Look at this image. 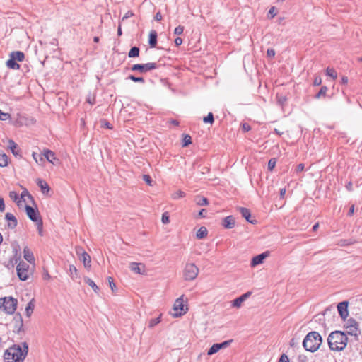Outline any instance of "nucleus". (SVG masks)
I'll use <instances>...</instances> for the list:
<instances>
[{
	"instance_id": "obj_1",
	"label": "nucleus",
	"mask_w": 362,
	"mask_h": 362,
	"mask_svg": "<svg viewBox=\"0 0 362 362\" xmlns=\"http://www.w3.org/2000/svg\"><path fill=\"white\" fill-rule=\"evenodd\" d=\"M28 352V345L23 342L21 345H13L8 349L4 355L5 362H23Z\"/></svg>"
},
{
	"instance_id": "obj_2",
	"label": "nucleus",
	"mask_w": 362,
	"mask_h": 362,
	"mask_svg": "<svg viewBox=\"0 0 362 362\" xmlns=\"http://www.w3.org/2000/svg\"><path fill=\"white\" fill-rule=\"evenodd\" d=\"M322 341L320 334L317 332H310L305 337L303 346L306 351H316Z\"/></svg>"
},
{
	"instance_id": "obj_3",
	"label": "nucleus",
	"mask_w": 362,
	"mask_h": 362,
	"mask_svg": "<svg viewBox=\"0 0 362 362\" xmlns=\"http://www.w3.org/2000/svg\"><path fill=\"white\" fill-rule=\"evenodd\" d=\"M358 327V323L352 317L345 320V323L344 325V331L343 332L350 336V341L358 340V335L361 333Z\"/></svg>"
},
{
	"instance_id": "obj_4",
	"label": "nucleus",
	"mask_w": 362,
	"mask_h": 362,
	"mask_svg": "<svg viewBox=\"0 0 362 362\" xmlns=\"http://www.w3.org/2000/svg\"><path fill=\"white\" fill-rule=\"evenodd\" d=\"M174 313H172V315L175 317H178L186 313L187 307L184 304V296H181L180 298L176 299L173 305Z\"/></svg>"
},
{
	"instance_id": "obj_5",
	"label": "nucleus",
	"mask_w": 362,
	"mask_h": 362,
	"mask_svg": "<svg viewBox=\"0 0 362 362\" xmlns=\"http://www.w3.org/2000/svg\"><path fill=\"white\" fill-rule=\"evenodd\" d=\"M199 274V268L193 263L186 264L183 276L186 281H192L195 279Z\"/></svg>"
},
{
	"instance_id": "obj_6",
	"label": "nucleus",
	"mask_w": 362,
	"mask_h": 362,
	"mask_svg": "<svg viewBox=\"0 0 362 362\" xmlns=\"http://www.w3.org/2000/svg\"><path fill=\"white\" fill-rule=\"evenodd\" d=\"M2 308L7 314H13L16 310L17 300L13 297H5L3 298Z\"/></svg>"
},
{
	"instance_id": "obj_7",
	"label": "nucleus",
	"mask_w": 362,
	"mask_h": 362,
	"mask_svg": "<svg viewBox=\"0 0 362 362\" xmlns=\"http://www.w3.org/2000/svg\"><path fill=\"white\" fill-rule=\"evenodd\" d=\"M158 67L156 63L149 62L146 64H134L131 67V70L133 71H139L141 74L146 73L153 69H156Z\"/></svg>"
},
{
	"instance_id": "obj_8",
	"label": "nucleus",
	"mask_w": 362,
	"mask_h": 362,
	"mask_svg": "<svg viewBox=\"0 0 362 362\" xmlns=\"http://www.w3.org/2000/svg\"><path fill=\"white\" fill-rule=\"evenodd\" d=\"M339 330L331 332L327 338V342L331 350L339 351Z\"/></svg>"
},
{
	"instance_id": "obj_9",
	"label": "nucleus",
	"mask_w": 362,
	"mask_h": 362,
	"mask_svg": "<svg viewBox=\"0 0 362 362\" xmlns=\"http://www.w3.org/2000/svg\"><path fill=\"white\" fill-rule=\"evenodd\" d=\"M17 275L22 281H26L29 277V265L24 262H20L16 267Z\"/></svg>"
},
{
	"instance_id": "obj_10",
	"label": "nucleus",
	"mask_w": 362,
	"mask_h": 362,
	"mask_svg": "<svg viewBox=\"0 0 362 362\" xmlns=\"http://www.w3.org/2000/svg\"><path fill=\"white\" fill-rule=\"evenodd\" d=\"M232 342V340H227L222 343L214 344L211 346V347L208 350V355H213L218 352L221 349H225L228 347Z\"/></svg>"
},
{
	"instance_id": "obj_11",
	"label": "nucleus",
	"mask_w": 362,
	"mask_h": 362,
	"mask_svg": "<svg viewBox=\"0 0 362 362\" xmlns=\"http://www.w3.org/2000/svg\"><path fill=\"white\" fill-rule=\"evenodd\" d=\"M33 119L27 117L23 114H18L16 119V124L18 127L27 126L31 123H33Z\"/></svg>"
},
{
	"instance_id": "obj_12",
	"label": "nucleus",
	"mask_w": 362,
	"mask_h": 362,
	"mask_svg": "<svg viewBox=\"0 0 362 362\" xmlns=\"http://www.w3.org/2000/svg\"><path fill=\"white\" fill-rule=\"evenodd\" d=\"M269 252L267 251V252H264L263 253H261L259 255L255 256L252 259L251 266L256 267L257 265L262 264L264 262V259L267 258V257H269Z\"/></svg>"
},
{
	"instance_id": "obj_13",
	"label": "nucleus",
	"mask_w": 362,
	"mask_h": 362,
	"mask_svg": "<svg viewBox=\"0 0 362 362\" xmlns=\"http://www.w3.org/2000/svg\"><path fill=\"white\" fill-rule=\"evenodd\" d=\"M25 211L31 221L34 222L39 221L40 218H39V213L37 210L34 209L33 207L28 205H26Z\"/></svg>"
},
{
	"instance_id": "obj_14",
	"label": "nucleus",
	"mask_w": 362,
	"mask_h": 362,
	"mask_svg": "<svg viewBox=\"0 0 362 362\" xmlns=\"http://www.w3.org/2000/svg\"><path fill=\"white\" fill-rule=\"evenodd\" d=\"M349 304L348 300L341 301V319L344 321L348 320L347 317L349 315Z\"/></svg>"
},
{
	"instance_id": "obj_15",
	"label": "nucleus",
	"mask_w": 362,
	"mask_h": 362,
	"mask_svg": "<svg viewBox=\"0 0 362 362\" xmlns=\"http://www.w3.org/2000/svg\"><path fill=\"white\" fill-rule=\"evenodd\" d=\"M129 268L133 272L139 274H144L145 270L144 264L142 263L137 262H131L129 264Z\"/></svg>"
},
{
	"instance_id": "obj_16",
	"label": "nucleus",
	"mask_w": 362,
	"mask_h": 362,
	"mask_svg": "<svg viewBox=\"0 0 362 362\" xmlns=\"http://www.w3.org/2000/svg\"><path fill=\"white\" fill-rule=\"evenodd\" d=\"M5 218L8 221V228L13 229L17 226V219L15 216L11 213H6Z\"/></svg>"
},
{
	"instance_id": "obj_17",
	"label": "nucleus",
	"mask_w": 362,
	"mask_h": 362,
	"mask_svg": "<svg viewBox=\"0 0 362 362\" xmlns=\"http://www.w3.org/2000/svg\"><path fill=\"white\" fill-rule=\"evenodd\" d=\"M235 218L233 216H228L223 220V226L227 229H231L235 226Z\"/></svg>"
},
{
	"instance_id": "obj_18",
	"label": "nucleus",
	"mask_w": 362,
	"mask_h": 362,
	"mask_svg": "<svg viewBox=\"0 0 362 362\" xmlns=\"http://www.w3.org/2000/svg\"><path fill=\"white\" fill-rule=\"evenodd\" d=\"M8 148L15 156H21V151L18 149V145L11 139L8 141Z\"/></svg>"
},
{
	"instance_id": "obj_19",
	"label": "nucleus",
	"mask_w": 362,
	"mask_h": 362,
	"mask_svg": "<svg viewBox=\"0 0 362 362\" xmlns=\"http://www.w3.org/2000/svg\"><path fill=\"white\" fill-rule=\"evenodd\" d=\"M23 257L29 263L35 262L33 253L28 247H25L23 249Z\"/></svg>"
},
{
	"instance_id": "obj_20",
	"label": "nucleus",
	"mask_w": 362,
	"mask_h": 362,
	"mask_svg": "<svg viewBox=\"0 0 362 362\" xmlns=\"http://www.w3.org/2000/svg\"><path fill=\"white\" fill-rule=\"evenodd\" d=\"M43 156L49 163L54 164V160H59L57 159L55 154L53 151L49 149L44 150Z\"/></svg>"
},
{
	"instance_id": "obj_21",
	"label": "nucleus",
	"mask_w": 362,
	"mask_h": 362,
	"mask_svg": "<svg viewBox=\"0 0 362 362\" xmlns=\"http://www.w3.org/2000/svg\"><path fill=\"white\" fill-rule=\"evenodd\" d=\"M80 259L83 262L85 267H90V257L86 252L83 251L81 252Z\"/></svg>"
},
{
	"instance_id": "obj_22",
	"label": "nucleus",
	"mask_w": 362,
	"mask_h": 362,
	"mask_svg": "<svg viewBox=\"0 0 362 362\" xmlns=\"http://www.w3.org/2000/svg\"><path fill=\"white\" fill-rule=\"evenodd\" d=\"M157 32L156 30H151L149 33L148 43L151 47H156L157 45Z\"/></svg>"
},
{
	"instance_id": "obj_23",
	"label": "nucleus",
	"mask_w": 362,
	"mask_h": 362,
	"mask_svg": "<svg viewBox=\"0 0 362 362\" xmlns=\"http://www.w3.org/2000/svg\"><path fill=\"white\" fill-rule=\"evenodd\" d=\"M10 57H11L13 59L18 62H23L25 59V54L23 52L21 51H14L10 54Z\"/></svg>"
},
{
	"instance_id": "obj_24",
	"label": "nucleus",
	"mask_w": 362,
	"mask_h": 362,
	"mask_svg": "<svg viewBox=\"0 0 362 362\" xmlns=\"http://www.w3.org/2000/svg\"><path fill=\"white\" fill-rule=\"evenodd\" d=\"M240 211L243 217H244L248 222L251 223H254V222H255V221L250 220L251 214L248 209L241 207L240 208Z\"/></svg>"
},
{
	"instance_id": "obj_25",
	"label": "nucleus",
	"mask_w": 362,
	"mask_h": 362,
	"mask_svg": "<svg viewBox=\"0 0 362 362\" xmlns=\"http://www.w3.org/2000/svg\"><path fill=\"white\" fill-rule=\"evenodd\" d=\"M6 66L11 69L17 70L19 69L20 65L16 62V60L13 59L10 57L9 59L6 62Z\"/></svg>"
},
{
	"instance_id": "obj_26",
	"label": "nucleus",
	"mask_w": 362,
	"mask_h": 362,
	"mask_svg": "<svg viewBox=\"0 0 362 362\" xmlns=\"http://www.w3.org/2000/svg\"><path fill=\"white\" fill-rule=\"evenodd\" d=\"M35 308L34 299H32L27 305L25 308V314L27 317H30L33 313Z\"/></svg>"
},
{
	"instance_id": "obj_27",
	"label": "nucleus",
	"mask_w": 362,
	"mask_h": 362,
	"mask_svg": "<svg viewBox=\"0 0 362 362\" xmlns=\"http://www.w3.org/2000/svg\"><path fill=\"white\" fill-rule=\"evenodd\" d=\"M348 336V334L341 331V351L346 346L348 341L350 340Z\"/></svg>"
},
{
	"instance_id": "obj_28",
	"label": "nucleus",
	"mask_w": 362,
	"mask_h": 362,
	"mask_svg": "<svg viewBox=\"0 0 362 362\" xmlns=\"http://www.w3.org/2000/svg\"><path fill=\"white\" fill-rule=\"evenodd\" d=\"M84 281L88 285L90 286L93 290L96 293H98V291H99V288L98 286L95 284V283L92 280L90 279V278L88 277H86L84 279Z\"/></svg>"
},
{
	"instance_id": "obj_29",
	"label": "nucleus",
	"mask_w": 362,
	"mask_h": 362,
	"mask_svg": "<svg viewBox=\"0 0 362 362\" xmlns=\"http://www.w3.org/2000/svg\"><path fill=\"white\" fill-rule=\"evenodd\" d=\"M37 184L41 188L43 193H45V191L47 192L49 190V185L46 182L43 181L42 180L38 179L37 180Z\"/></svg>"
},
{
	"instance_id": "obj_30",
	"label": "nucleus",
	"mask_w": 362,
	"mask_h": 362,
	"mask_svg": "<svg viewBox=\"0 0 362 362\" xmlns=\"http://www.w3.org/2000/svg\"><path fill=\"white\" fill-rule=\"evenodd\" d=\"M207 235V229L206 227H201L197 232L196 237L198 239H203Z\"/></svg>"
},
{
	"instance_id": "obj_31",
	"label": "nucleus",
	"mask_w": 362,
	"mask_h": 362,
	"mask_svg": "<svg viewBox=\"0 0 362 362\" xmlns=\"http://www.w3.org/2000/svg\"><path fill=\"white\" fill-rule=\"evenodd\" d=\"M139 52H140V49H139V47H132L130 49V50H129V52L128 53V57L129 58L139 57Z\"/></svg>"
},
{
	"instance_id": "obj_32",
	"label": "nucleus",
	"mask_w": 362,
	"mask_h": 362,
	"mask_svg": "<svg viewBox=\"0 0 362 362\" xmlns=\"http://www.w3.org/2000/svg\"><path fill=\"white\" fill-rule=\"evenodd\" d=\"M326 75L331 77L332 79H336L337 78V72L332 67H327L326 69Z\"/></svg>"
},
{
	"instance_id": "obj_33",
	"label": "nucleus",
	"mask_w": 362,
	"mask_h": 362,
	"mask_svg": "<svg viewBox=\"0 0 362 362\" xmlns=\"http://www.w3.org/2000/svg\"><path fill=\"white\" fill-rule=\"evenodd\" d=\"M197 205L207 206L209 204L208 199L204 197H197L195 199Z\"/></svg>"
},
{
	"instance_id": "obj_34",
	"label": "nucleus",
	"mask_w": 362,
	"mask_h": 362,
	"mask_svg": "<svg viewBox=\"0 0 362 362\" xmlns=\"http://www.w3.org/2000/svg\"><path fill=\"white\" fill-rule=\"evenodd\" d=\"M327 90L326 86H322L319 92L315 95V98L320 99L322 97H325Z\"/></svg>"
},
{
	"instance_id": "obj_35",
	"label": "nucleus",
	"mask_w": 362,
	"mask_h": 362,
	"mask_svg": "<svg viewBox=\"0 0 362 362\" xmlns=\"http://www.w3.org/2000/svg\"><path fill=\"white\" fill-rule=\"evenodd\" d=\"M9 197L11 199L15 201L18 206L20 205V203L21 202V197H19V195L17 192L14 191L10 192Z\"/></svg>"
},
{
	"instance_id": "obj_36",
	"label": "nucleus",
	"mask_w": 362,
	"mask_h": 362,
	"mask_svg": "<svg viewBox=\"0 0 362 362\" xmlns=\"http://www.w3.org/2000/svg\"><path fill=\"white\" fill-rule=\"evenodd\" d=\"M69 274L72 279H76L78 277V270L74 265L69 266Z\"/></svg>"
},
{
	"instance_id": "obj_37",
	"label": "nucleus",
	"mask_w": 362,
	"mask_h": 362,
	"mask_svg": "<svg viewBox=\"0 0 362 362\" xmlns=\"http://www.w3.org/2000/svg\"><path fill=\"white\" fill-rule=\"evenodd\" d=\"M8 156L4 153L0 154V166L6 167L8 165Z\"/></svg>"
},
{
	"instance_id": "obj_38",
	"label": "nucleus",
	"mask_w": 362,
	"mask_h": 362,
	"mask_svg": "<svg viewBox=\"0 0 362 362\" xmlns=\"http://www.w3.org/2000/svg\"><path fill=\"white\" fill-rule=\"evenodd\" d=\"M244 301L245 300H243V298H242L240 296V297L233 300L232 305L235 308H240Z\"/></svg>"
},
{
	"instance_id": "obj_39",
	"label": "nucleus",
	"mask_w": 362,
	"mask_h": 362,
	"mask_svg": "<svg viewBox=\"0 0 362 362\" xmlns=\"http://www.w3.org/2000/svg\"><path fill=\"white\" fill-rule=\"evenodd\" d=\"M214 121V115L212 112H209L206 117L203 118V122L204 123H210L213 124Z\"/></svg>"
},
{
	"instance_id": "obj_40",
	"label": "nucleus",
	"mask_w": 362,
	"mask_h": 362,
	"mask_svg": "<svg viewBox=\"0 0 362 362\" xmlns=\"http://www.w3.org/2000/svg\"><path fill=\"white\" fill-rule=\"evenodd\" d=\"M160 322V316L153 318L149 321L148 327L151 328L154 327L156 325H157Z\"/></svg>"
},
{
	"instance_id": "obj_41",
	"label": "nucleus",
	"mask_w": 362,
	"mask_h": 362,
	"mask_svg": "<svg viewBox=\"0 0 362 362\" xmlns=\"http://www.w3.org/2000/svg\"><path fill=\"white\" fill-rule=\"evenodd\" d=\"M192 143V138L189 135H185L182 139V146L185 147Z\"/></svg>"
},
{
	"instance_id": "obj_42",
	"label": "nucleus",
	"mask_w": 362,
	"mask_h": 362,
	"mask_svg": "<svg viewBox=\"0 0 362 362\" xmlns=\"http://www.w3.org/2000/svg\"><path fill=\"white\" fill-rule=\"evenodd\" d=\"M128 78L132 80L134 82H138V83H144L145 82V80L142 77H136L134 75H130L128 76Z\"/></svg>"
},
{
	"instance_id": "obj_43",
	"label": "nucleus",
	"mask_w": 362,
	"mask_h": 362,
	"mask_svg": "<svg viewBox=\"0 0 362 362\" xmlns=\"http://www.w3.org/2000/svg\"><path fill=\"white\" fill-rule=\"evenodd\" d=\"M15 317H18L19 319V325H16V328L17 329V332H20L23 329V320L22 317L20 314H17Z\"/></svg>"
},
{
	"instance_id": "obj_44",
	"label": "nucleus",
	"mask_w": 362,
	"mask_h": 362,
	"mask_svg": "<svg viewBox=\"0 0 362 362\" xmlns=\"http://www.w3.org/2000/svg\"><path fill=\"white\" fill-rule=\"evenodd\" d=\"M32 156H33V159L37 163H39L40 162H42L44 160L43 157L40 154L33 152Z\"/></svg>"
},
{
	"instance_id": "obj_45",
	"label": "nucleus",
	"mask_w": 362,
	"mask_h": 362,
	"mask_svg": "<svg viewBox=\"0 0 362 362\" xmlns=\"http://www.w3.org/2000/svg\"><path fill=\"white\" fill-rule=\"evenodd\" d=\"M161 221L162 223L164 224H167L170 222V217L168 212H165L163 214Z\"/></svg>"
},
{
	"instance_id": "obj_46",
	"label": "nucleus",
	"mask_w": 362,
	"mask_h": 362,
	"mask_svg": "<svg viewBox=\"0 0 362 362\" xmlns=\"http://www.w3.org/2000/svg\"><path fill=\"white\" fill-rule=\"evenodd\" d=\"M185 196V193L181 190L177 191L175 193L173 194V197L174 199H179L184 197Z\"/></svg>"
},
{
	"instance_id": "obj_47",
	"label": "nucleus",
	"mask_w": 362,
	"mask_h": 362,
	"mask_svg": "<svg viewBox=\"0 0 362 362\" xmlns=\"http://www.w3.org/2000/svg\"><path fill=\"white\" fill-rule=\"evenodd\" d=\"M37 230H38V233L40 236H42L43 235V233H42V219H40L39 221L37 222Z\"/></svg>"
},
{
	"instance_id": "obj_48",
	"label": "nucleus",
	"mask_w": 362,
	"mask_h": 362,
	"mask_svg": "<svg viewBox=\"0 0 362 362\" xmlns=\"http://www.w3.org/2000/svg\"><path fill=\"white\" fill-rule=\"evenodd\" d=\"M107 281L110 285V287L111 288V290L114 292L115 289L116 288V285L114 283V280L112 277H108Z\"/></svg>"
},
{
	"instance_id": "obj_49",
	"label": "nucleus",
	"mask_w": 362,
	"mask_h": 362,
	"mask_svg": "<svg viewBox=\"0 0 362 362\" xmlns=\"http://www.w3.org/2000/svg\"><path fill=\"white\" fill-rule=\"evenodd\" d=\"M276 165V160L275 159H270L268 162V169L269 170H272Z\"/></svg>"
},
{
	"instance_id": "obj_50",
	"label": "nucleus",
	"mask_w": 362,
	"mask_h": 362,
	"mask_svg": "<svg viewBox=\"0 0 362 362\" xmlns=\"http://www.w3.org/2000/svg\"><path fill=\"white\" fill-rule=\"evenodd\" d=\"M184 31V27L182 25H178L175 28L174 33L175 35H181Z\"/></svg>"
},
{
	"instance_id": "obj_51",
	"label": "nucleus",
	"mask_w": 362,
	"mask_h": 362,
	"mask_svg": "<svg viewBox=\"0 0 362 362\" xmlns=\"http://www.w3.org/2000/svg\"><path fill=\"white\" fill-rule=\"evenodd\" d=\"M143 180L150 186L152 185V179L151 177L148 175H143Z\"/></svg>"
},
{
	"instance_id": "obj_52",
	"label": "nucleus",
	"mask_w": 362,
	"mask_h": 362,
	"mask_svg": "<svg viewBox=\"0 0 362 362\" xmlns=\"http://www.w3.org/2000/svg\"><path fill=\"white\" fill-rule=\"evenodd\" d=\"M10 117L9 114L4 113L0 110V119L5 121Z\"/></svg>"
},
{
	"instance_id": "obj_53",
	"label": "nucleus",
	"mask_w": 362,
	"mask_h": 362,
	"mask_svg": "<svg viewBox=\"0 0 362 362\" xmlns=\"http://www.w3.org/2000/svg\"><path fill=\"white\" fill-rule=\"evenodd\" d=\"M322 83V79L320 76H316L313 81V85L314 86H320Z\"/></svg>"
},
{
	"instance_id": "obj_54",
	"label": "nucleus",
	"mask_w": 362,
	"mask_h": 362,
	"mask_svg": "<svg viewBox=\"0 0 362 362\" xmlns=\"http://www.w3.org/2000/svg\"><path fill=\"white\" fill-rule=\"evenodd\" d=\"M267 55L270 58L274 57L275 56V50L273 49H268L267 51Z\"/></svg>"
},
{
	"instance_id": "obj_55",
	"label": "nucleus",
	"mask_w": 362,
	"mask_h": 362,
	"mask_svg": "<svg viewBox=\"0 0 362 362\" xmlns=\"http://www.w3.org/2000/svg\"><path fill=\"white\" fill-rule=\"evenodd\" d=\"M305 165L303 163H300L297 165L296 168V173H300L304 170Z\"/></svg>"
},
{
	"instance_id": "obj_56",
	"label": "nucleus",
	"mask_w": 362,
	"mask_h": 362,
	"mask_svg": "<svg viewBox=\"0 0 362 362\" xmlns=\"http://www.w3.org/2000/svg\"><path fill=\"white\" fill-rule=\"evenodd\" d=\"M279 362H289L288 358L286 354H282Z\"/></svg>"
},
{
	"instance_id": "obj_57",
	"label": "nucleus",
	"mask_w": 362,
	"mask_h": 362,
	"mask_svg": "<svg viewBox=\"0 0 362 362\" xmlns=\"http://www.w3.org/2000/svg\"><path fill=\"white\" fill-rule=\"evenodd\" d=\"M269 15H271V18H274L276 16L274 6H272V8H270V9L269 11Z\"/></svg>"
},
{
	"instance_id": "obj_58",
	"label": "nucleus",
	"mask_w": 362,
	"mask_h": 362,
	"mask_svg": "<svg viewBox=\"0 0 362 362\" xmlns=\"http://www.w3.org/2000/svg\"><path fill=\"white\" fill-rule=\"evenodd\" d=\"M101 123H102V127H106L107 129H112V128L111 124L108 122H107L105 120L102 121Z\"/></svg>"
},
{
	"instance_id": "obj_59",
	"label": "nucleus",
	"mask_w": 362,
	"mask_h": 362,
	"mask_svg": "<svg viewBox=\"0 0 362 362\" xmlns=\"http://www.w3.org/2000/svg\"><path fill=\"white\" fill-rule=\"evenodd\" d=\"M162 18H163V16H162V14L160 13V12H157L154 17V18L156 21H160L162 20Z\"/></svg>"
},
{
	"instance_id": "obj_60",
	"label": "nucleus",
	"mask_w": 362,
	"mask_h": 362,
	"mask_svg": "<svg viewBox=\"0 0 362 362\" xmlns=\"http://www.w3.org/2000/svg\"><path fill=\"white\" fill-rule=\"evenodd\" d=\"M5 209V204L3 198L0 197V211H4Z\"/></svg>"
},
{
	"instance_id": "obj_61",
	"label": "nucleus",
	"mask_w": 362,
	"mask_h": 362,
	"mask_svg": "<svg viewBox=\"0 0 362 362\" xmlns=\"http://www.w3.org/2000/svg\"><path fill=\"white\" fill-rule=\"evenodd\" d=\"M243 129L245 131V132H248L251 129V127L250 126L247 124V123H245L243 124Z\"/></svg>"
},
{
	"instance_id": "obj_62",
	"label": "nucleus",
	"mask_w": 362,
	"mask_h": 362,
	"mask_svg": "<svg viewBox=\"0 0 362 362\" xmlns=\"http://www.w3.org/2000/svg\"><path fill=\"white\" fill-rule=\"evenodd\" d=\"M182 39L181 37H177L175 38V44L177 45V46H179L180 45H182Z\"/></svg>"
},
{
	"instance_id": "obj_63",
	"label": "nucleus",
	"mask_w": 362,
	"mask_h": 362,
	"mask_svg": "<svg viewBox=\"0 0 362 362\" xmlns=\"http://www.w3.org/2000/svg\"><path fill=\"white\" fill-rule=\"evenodd\" d=\"M86 101H87L88 103H90V105H93V104L95 103V98H94V97L91 98L90 96H89V97L87 98Z\"/></svg>"
},
{
	"instance_id": "obj_64",
	"label": "nucleus",
	"mask_w": 362,
	"mask_h": 362,
	"mask_svg": "<svg viewBox=\"0 0 362 362\" xmlns=\"http://www.w3.org/2000/svg\"><path fill=\"white\" fill-rule=\"evenodd\" d=\"M346 188L347 189L348 191L351 192L352 191L353 189V185H352V182H349L346 185Z\"/></svg>"
}]
</instances>
